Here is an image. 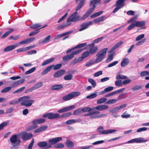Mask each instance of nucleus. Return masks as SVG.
Masks as SVG:
<instances>
[{"label":"nucleus","instance_id":"obj_36","mask_svg":"<svg viewBox=\"0 0 149 149\" xmlns=\"http://www.w3.org/2000/svg\"><path fill=\"white\" fill-rule=\"evenodd\" d=\"M81 28L79 30V31H82L88 27L87 23L86 22H84L81 24Z\"/></svg>","mask_w":149,"mask_h":149},{"label":"nucleus","instance_id":"obj_6","mask_svg":"<svg viewBox=\"0 0 149 149\" xmlns=\"http://www.w3.org/2000/svg\"><path fill=\"white\" fill-rule=\"evenodd\" d=\"M147 141V140H143V139L142 138H136L134 139H132L127 142H126L125 143H124L121 144H119L113 146L112 147H114L117 146H119L123 144H125V143H142L143 142H145Z\"/></svg>","mask_w":149,"mask_h":149},{"label":"nucleus","instance_id":"obj_63","mask_svg":"<svg viewBox=\"0 0 149 149\" xmlns=\"http://www.w3.org/2000/svg\"><path fill=\"white\" fill-rule=\"evenodd\" d=\"M41 26V25L39 24H35L31 26V28L33 29H36Z\"/></svg>","mask_w":149,"mask_h":149},{"label":"nucleus","instance_id":"obj_18","mask_svg":"<svg viewBox=\"0 0 149 149\" xmlns=\"http://www.w3.org/2000/svg\"><path fill=\"white\" fill-rule=\"evenodd\" d=\"M38 145L40 148H44L45 149H48L47 148L48 146V143L46 141L39 142L38 143Z\"/></svg>","mask_w":149,"mask_h":149},{"label":"nucleus","instance_id":"obj_25","mask_svg":"<svg viewBox=\"0 0 149 149\" xmlns=\"http://www.w3.org/2000/svg\"><path fill=\"white\" fill-rule=\"evenodd\" d=\"M83 59L82 57H77L75 58L70 63V65H73L81 61Z\"/></svg>","mask_w":149,"mask_h":149},{"label":"nucleus","instance_id":"obj_45","mask_svg":"<svg viewBox=\"0 0 149 149\" xmlns=\"http://www.w3.org/2000/svg\"><path fill=\"white\" fill-rule=\"evenodd\" d=\"M84 49H79L73 52L71 54L73 55V57H74L75 55H76L80 53Z\"/></svg>","mask_w":149,"mask_h":149},{"label":"nucleus","instance_id":"obj_1","mask_svg":"<svg viewBox=\"0 0 149 149\" xmlns=\"http://www.w3.org/2000/svg\"><path fill=\"white\" fill-rule=\"evenodd\" d=\"M77 4H78L75 9L76 11L71 14L68 18L67 22L71 23V22H74L80 20V17L79 16H77L78 14L77 11L81 9L83 6L85 0H75Z\"/></svg>","mask_w":149,"mask_h":149},{"label":"nucleus","instance_id":"obj_62","mask_svg":"<svg viewBox=\"0 0 149 149\" xmlns=\"http://www.w3.org/2000/svg\"><path fill=\"white\" fill-rule=\"evenodd\" d=\"M51 38L50 35L47 36L42 41V43H46L49 42Z\"/></svg>","mask_w":149,"mask_h":149},{"label":"nucleus","instance_id":"obj_35","mask_svg":"<svg viewBox=\"0 0 149 149\" xmlns=\"http://www.w3.org/2000/svg\"><path fill=\"white\" fill-rule=\"evenodd\" d=\"M14 31V29H10L9 31L5 32L2 36H1V38H4L7 36L10 33Z\"/></svg>","mask_w":149,"mask_h":149},{"label":"nucleus","instance_id":"obj_43","mask_svg":"<svg viewBox=\"0 0 149 149\" xmlns=\"http://www.w3.org/2000/svg\"><path fill=\"white\" fill-rule=\"evenodd\" d=\"M11 88L12 87L11 86L7 87L5 88H4L2 89L1 92L2 93L7 92L10 91Z\"/></svg>","mask_w":149,"mask_h":149},{"label":"nucleus","instance_id":"obj_5","mask_svg":"<svg viewBox=\"0 0 149 149\" xmlns=\"http://www.w3.org/2000/svg\"><path fill=\"white\" fill-rule=\"evenodd\" d=\"M116 131V130L114 129L104 130L103 127L102 126L99 127L97 129V132L99 135L109 134Z\"/></svg>","mask_w":149,"mask_h":149},{"label":"nucleus","instance_id":"obj_56","mask_svg":"<svg viewBox=\"0 0 149 149\" xmlns=\"http://www.w3.org/2000/svg\"><path fill=\"white\" fill-rule=\"evenodd\" d=\"M77 122V120L72 119L67 121L66 122V123L67 124L69 125L72 124Z\"/></svg>","mask_w":149,"mask_h":149},{"label":"nucleus","instance_id":"obj_47","mask_svg":"<svg viewBox=\"0 0 149 149\" xmlns=\"http://www.w3.org/2000/svg\"><path fill=\"white\" fill-rule=\"evenodd\" d=\"M88 81L91 84L93 88L95 87L96 84V82L93 79L90 78L88 79Z\"/></svg>","mask_w":149,"mask_h":149},{"label":"nucleus","instance_id":"obj_10","mask_svg":"<svg viewBox=\"0 0 149 149\" xmlns=\"http://www.w3.org/2000/svg\"><path fill=\"white\" fill-rule=\"evenodd\" d=\"M31 97L29 96H25L19 98L18 100L13 101L9 103L10 105H15L17 104L19 102L24 101L26 99H30Z\"/></svg>","mask_w":149,"mask_h":149},{"label":"nucleus","instance_id":"obj_9","mask_svg":"<svg viewBox=\"0 0 149 149\" xmlns=\"http://www.w3.org/2000/svg\"><path fill=\"white\" fill-rule=\"evenodd\" d=\"M99 111H95L91 112V115L90 117L91 118H100L107 116V114H102L98 115L97 114L100 113Z\"/></svg>","mask_w":149,"mask_h":149},{"label":"nucleus","instance_id":"obj_31","mask_svg":"<svg viewBox=\"0 0 149 149\" xmlns=\"http://www.w3.org/2000/svg\"><path fill=\"white\" fill-rule=\"evenodd\" d=\"M47 128V126H44L36 129L35 130L34 132L36 133L43 131L45 130Z\"/></svg>","mask_w":149,"mask_h":149},{"label":"nucleus","instance_id":"obj_34","mask_svg":"<svg viewBox=\"0 0 149 149\" xmlns=\"http://www.w3.org/2000/svg\"><path fill=\"white\" fill-rule=\"evenodd\" d=\"M136 26L138 27L142 26L145 24V21H136L134 22Z\"/></svg>","mask_w":149,"mask_h":149},{"label":"nucleus","instance_id":"obj_54","mask_svg":"<svg viewBox=\"0 0 149 149\" xmlns=\"http://www.w3.org/2000/svg\"><path fill=\"white\" fill-rule=\"evenodd\" d=\"M39 30L40 29H38L31 32V33H29V36H31L37 34L40 32Z\"/></svg>","mask_w":149,"mask_h":149},{"label":"nucleus","instance_id":"obj_41","mask_svg":"<svg viewBox=\"0 0 149 149\" xmlns=\"http://www.w3.org/2000/svg\"><path fill=\"white\" fill-rule=\"evenodd\" d=\"M72 75L71 74L66 75L64 76V79L65 80H70L72 79Z\"/></svg>","mask_w":149,"mask_h":149},{"label":"nucleus","instance_id":"obj_21","mask_svg":"<svg viewBox=\"0 0 149 149\" xmlns=\"http://www.w3.org/2000/svg\"><path fill=\"white\" fill-rule=\"evenodd\" d=\"M130 61L128 58H124L123 59L120 63V65L122 67L126 66L129 63Z\"/></svg>","mask_w":149,"mask_h":149},{"label":"nucleus","instance_id":"obj_14","mask_svg":"<svg viewBox=\"0 0 149 149\" xmlns=\"http://www.w3.org/2000/svg\"><path fill=\"white\" fill-rule=\"evenodd\" d=\"M27 99L24 101H23V102L21 103V105L26 107H30L34 102L33 100H27Z\"/></svg>","mask_w":149,"mask_h":149},{"label":"nucleus","instance_id":"obj_40","mask_svg":"<svg viewBox=\"0 0 149 149\" xmlns=\"http://www.w3.org/2000/svg\"><path fill=\"white\" fill-rule=\"evenodd\" d=\"M98 48L96 47H93L89 49V51L90 54H93L95 53L97 50Z\"/></svg>","mask_w":149,"mask_h":149},{"label":"nucleus","instance_id":"obj_57","mask_svg":"<svg viewBox=\"0 0 149 149\" xmlns=\"http://www.w3.org/2000/svg\"><path fill=\"white\" fill-rule=\"evenodd\" d=\"M82 112L90 111L91 110V108L89 107H84L81 109Z\"/></svg>","mask_w":149,"mask_h":149},{"label":"nucleus","instance_id":"obj_3","mask_svg":"<svg viewBox=\"0 0 149 149\" xmlns=\"http://www.w3.org/2000/svg\"><path fill=\"white\" fill-rule=\"evenodd\" d=\"M107 51L108 49L105 48L101 50L97 53L96 54L97 58L95 60L96 63L101 62L104 58Z\"/></svg>","mask_w":149,"mask_h":149},{"label":"nucleus","instance_id":"obj_23","mask_svg":"<svg viewBox=\"0 0 149 149\" xmlns=\"http://www.w3.org/2000/svg\"><path fill=\"white\" fill-rule=\"evenodd\" d=\"M54 66V65H52L47 67L41 72V74L44 75L47 74L51 70Z\"/></svg>","mask_w":149,"mask_h":149},{"label":"nucleus","instance_id":"obj_44","mask_svg":"<svg viewBox=\"0 0 149 149\" xmlns=\"http://www.w3.org/2000/svg\"><path fill=\"white\" fill-rule=\"evenodd\" d=\"M127 78V76L120 74H118L117 76L116 79H125Z\"/></svg>","mask_w":149,"mask_h":149},{"label":"nucleus","instance_id":"obj_27","mask_svg":"<svg viewBox=\"0 0 149 149\" xmlns=\"http://www.w3.org/2000/svg\"><path fill=\"white\" fill-rule=\"evenodd\" d=\"M25 81L24 79H20L18 81H17L13 83L11 85L12 88H14L16 87L19 84H21L23 83Z\"/></svg>","mask_w":149,"mask_h":149},{"label":"nucleus","instance_id":"obj_28","mask_svg":"<svg viewBox=\"0 0 149 149\" xmlns=\"http://www.w3.org/2000/svg\"><path fill=\"white\" fill-rule=\"evenodd\" d=\"M63 86L61 84H57L52 86L51 88L52 90H59L62 88Z\"/></svg>","mask_w":149,"mask_h":149},{"label":"nucleus","instance_id":"obj_8","mask_svg":"<svg viewBox=\"0 0 149 149\" xmlns=\"http://www.w3.org/2000/svg\"><path fill=\"white\" fill-rule=\"evenodd\" d=\"M20 138L22 137L24 141L28 140L31 139L33 136L31 133H27L26 132H22L19 133Z\"/></svg>","mask_w":149,"mask_h":149},{"label":"nucleus","instance_id":"obj_20","mask_svg":"<svg viewBox=\"0 0 149 149\" xmlns=\"http://www.w3.org/2000/svg\"><path fill=\"white\" fill-rule=\"evenodd\" d=\"M45 121V120L44 118H40L38 119H35L32 121V124L33 125L38 124L42 123Z\"/></svg>","mask_w":149,"mask_h":149},{"label":"nucleus","instance_id":"obj_32","mask_svg":"<svg viewBox=\"0 0 149 149\" xmlns=\"http://www.w3.org/2000/svg\"><path fill=\"white\" fill-rule=\"evenodd\" d=\"M126 0H118L116 3V6H122V8L125 5L124 2Z\"/></svg>","mask_w":149,"mask_h":149},{"label":"nucleus","instance_id":"obj_22","mask_svg":"<svg viewBox=\"0 0 149 149\" xmlns=\"http://www.w3.org/2000/svg\"><path fill=\"white\" fill-rule=\"evenodd\" d=\"M118 111L116 107H115L113 108L112 109L110 110L109 111V112L111 113V114L113 116L115 117H117L119 116L117 113V111Z\"/></svg>","mask_w":149,"mask_h":149},{"label":"nucleus","instance_id":"obj_59","mask_svg":"<svg viewBox=\"0 0 149 149\" xmlns=\"http://www.w3.org/2000/svg\"><path fill=\"white\" fill-rule=\"evenodd\" d=\"M104 38V37H103L98 38L94 40V42L95 43H98L101 42Z\"/></svg>","mask_w":149,"mask_h":149},{"label":"nucleus","instance_id":"obj_33","mask_svg":"<svg viewBox=\"0 0 149 149\" xmlns=\"http://www.w3.org/2000/svg\"><path fill=\"white\" fill-rule=\"evenodd\" d=\"M66 145L68 148H72L74 147V144L72 141L70 140H68L66 142Z\"/></svg>","mask_w":149,"mask_h":149},{"label":"nucleus","instance_id":"obj_24","mask_svg":"<svg viewBox=\"0 0 149 149\" xmlns=\"http://www.w3.org/2000/svg\"><path fill=\"white\" fill-rule=\"evenodd\" d=\"M73 58V55L71 54L64 56L62 58L63 61H68L69 60L72 59Z\"/></svg>","mask_w":149,"mask_h":149},{"label":"nucleus","instance_id":"obj_17","mask_svg":"<svg viewBox=\"0 0 149 149\" xmlns=\"http://www.w3.org/2000/svg\"><path fill=\"white\" fill-rule=\"evenodd\" d=\"M108 108V106L107 105H101L94 108V109H96L100 111H102L107 109Z\"/></svg>","mask_w":149,"mask_h":149},{"label":"nucleus","instance_id":"obj_61","mask_svg":"<svg viewBox=\"0 0 149 149\" xmlns=\"http://www.w3.org/2000/svg\"><path fill=\"white\" fill-rule=\"evenodd\" d=\"M64 147V145L61 143H57L54 146V147L56 148H63Z\"/></svg>","mask_w":149,"mask_h":149},{"label":"nucleus","instance_id":"obj_64","mask_svg":"<svg viewBox=\"0 0 149 149\" xmlns=\"http://www.w3.org/2000/svg\"><path fill=\"white\" fill-rule=\"evenodd\" d=\"M122 81L121 80H117L115 82V85L116 86L120 87L122 85Z\"/></svg>","mask_w":149,"mask_h":149},{"label":"nucleus","instance_id":"obj_50","mask_svg":"<svg viewBox=\"0 0 149 149\" xmlns=\"http://www.w3.org/2000/svg\"><path fill=\"white\" fill-rule=\"evenodd\" d=\"M36 68L35 67H33L26 71L25 73V74H31L34 72L36 70Z\"/></svg>","mask_w":149,"mask_h":149},{"label":"nucleus","instance_id":"obj_53","mask_svg":"<svg viewBox=\"0 0 149 149\" xmlns=\"http://www.w3.org/2000/svg\"><path fill=\"white\" fill-rule=\"evenodd\" d=\"M140 75L141 77L149 75V71H142L140 72Z\"/></svg>","mask_w":149,"mask_h":149},{"label":"nucleus","instance_id":"obj_39","mask_svg":"<svg viewBox=\"0 0 149 149\" xmlns=\"http://www.w3.org/2000/svg\"><path fill=\"white\" fill-rule=\"evenodd\" d=\"M103 12V11H100L96 13L93 14L92 15L90 16L91 18H94L98 16H99L101 15Z\"/></svg>","mask_w":149,"mask_h":149},{"label":"nucleus","instance_id":"obj_15","mask_svg":"<svg viewBox=\"0 0 149 149\" xmlns=\"http://www.w3.org/2000/svg\"><path fill=\"white\" fill-rule=\"evenodd\" d=\"M60 115L58 113H53L52 112L49 113L48 119L52 120L55 119H59Z\"/></svg>","mask_w":149,"mask_h":149},{"label":"nucleus","instance_id":"obj_51","mask_svg":"<svg viewBox=\"0 0 149 149\" xmlns=\"http://www.w3.org/2000/svg\"><path fill=\"white\" fill-rule=\"evenodd\" d=\"M97 93L91 94L90 95L86 96L87 99H92L96 97L97 96Z\"/></svg>","mask_w":149,"mask_h":149},{"label":"nucleus","instance_id":"obj_29","mask_svg":"<svg viewBox=\"0 0 149 149\" xmlns=\"http://www.w3.org/2000/svg\"><path fill=\"white\" fill-rule=\"evenodd\" d=\"M106 18L105 17L102 16L94 19L93 21L95 23H98L103 21Z\"/></svg>","mask_w":149,"mask_h":149},{"label":"nucleus","instance_id":"obj_52","mask_svg":"<svg viewBox=\"0 0 149 149\" xmlns=\"http://www.w3.org/2000/svg\"><path fill=\"white\" fill-rule=\"evenodd\" d=\"M142 87V86L141 85H137L135 86L132 88V90L133 91L138 90L140 89Z\"/></svg>","mask_w":149,"mask_h":149},{"label":"nucleus","instance_id":"obj_12","mask_svg":"<svg viewBox=\"0 0 149 149\" xmlns=\"http://www.w3.org/2000/svg\"><path fill=\"white\" fill-rule=\"evenodd\" d=\"M75 106L74 105L66 107L60 109L58 111V112L60 113L65 112L74 109L75 108Z\"/></svg>","mask_w":149,"mask_h":149},{"label":"nucleus","instance_id":"obj_60","mask_svg":"<svg viewBox=\"0 0 149 149\" xmlns=\"http://www.w3.org/2000/svg\"><path fill=\"white\" fill-rule=\"evenodd\" d=\"M27 47H23L20 49H19L17 50V52L18 53H20L21 52H24L27 51Z\"/></svg>","mask_w":149,"mask_h":149},{"label":"nucleus","instance_id":"obj_37","mask_svg":"<svg viewBox=\"0 0 149 149\" xmlns=\"http://www.w3.org/2000/svg\"><path fill=\"white\" fill-rule=\"evenodd\" d=\"M54 60V58H52L47 60L44 61L42 64V66L45 65H46L49 64V63L52 62Z\"/></svg>","mask_w":149,"mask_h":149},{"label":"nucleus","instance_id":"obj_55","mask_svg":"<svg viewBox=\"0 0 149 149\" xmlns=\"http://www.w3.org/2000/svg\"><path fill=\"white\" fill-rule=\"evenodd\" d=\"M90 54V52L88 51H86L82 54L81 57L84 59V58L88 56Z\"/></svg>","mask_w":149,"mask_h":149},{"label":"nucleus","instance_id":"obj_13","mask_svg":"<svg viewBox=\"0 0 149 149\" xmlns=\"http://www.w3.org/2000/svg\"><path fill=\"white\" fill-rule=\"evenodd\" d=\"M65 73V71L64 70H58L55 72L54 74V77L55 78L60 77L64 75Z\"/></svg>","mask_w":149,"mask_h":149},{"label":"nucleus","instance_id":"obj_19","mask_svg":"<svg viewBox=\"0 0 149 149\" xmlns=\"http://www.w3.org/2000/svg\"><path fill=\"white\" fill-rule=\"evenodd\" d=\"M101 0H92L90 2V5H92V7L91 8V9L94 10L95 8V4H98L100 3Z\"/></svg>","mask_w":149,"mask_h":149},{"label":"nucleus","instance_id":"obj_49","mask_svg":"<svg viewBox=\"0 0 149 149\" xmlns=\"http://www.w3.org/2000/svg\"><path fill=\"white\" fill-rule=\"evenodd\" d=\"M43 85V83L42 82L40 81L37 83H36L34 85V86L35 88L36 89H37L42 86Z\"/></svg>","mask_w":149,"mask_h":149},{"label":"nucleus","instance_id":"obj_48","mask_svg":"<svg viewBox=\"0 0 149 149\" xmlns=\"http://www.w3.org/2000/svg\"><path fill=\"white\" fill-rule=\"evenodd\" d=\"M9 123V121L4 122L0 124V131L2 130L4 127L8 125Z\"/></svg>","mask_w":149,"mask_h":149},{"label":"nucleus","instance_id":"obj_2","mask_svg":"<svg viewBox=\"0 0 149 149\" xmlns=\"http://www.w3.org/2000/svg\"><path fill=\"white\" fill-rule=\"evenodd\" d=\"M19 134H14L10 139L11 145L14 147L18 146L21 143Z\"/></svg>","mask_w":149,"mask_h":149},{"label":"nucleus","instance_id":"obj_26","mask_svg":"<svg viewBox=\"0 0 149 149\" xmlns=\"http://www.w3.org/2000/svg\"><path fill=\"white\" fill-rule=\"evenodd\" d=\"M71 23H68V22H64L62 24L59 25L57 29H63L66 26H67L71 24Z\"/></svg>","mask_w":149,"mask_h":149},{"label":"nucleus","instance_id":"obj_42","mask_svg":"<svg viewBox=\"0 0 149 149\" xmlns=\"http://www.w3.org/2000/svg\"><path fill=\"white\" fill-rule=\"evenodd\" d=\"M107 100L106 98H102L97 100V103L98 104H100L104 102Z\"/></svg>","mask_w":149,"mask_h":149},{"label":"nucleus","instance_id":"obj_4","mask_svg":"<svg viewBox=\"0 0 149 149\" xmlns=\"http://www.w3.org/2000/svg\"><path fill=\"white\" fill-rule=\"evenodd\" d=\"M81 93L79 92H73L69 93L68 94L63 96L62 100L64 101L70 100L74 97L80 95Z\"/></svg>","mask_w":149,"mask_h":149},{"label":"nucleus","instance_id":"obj_16","mask_svg":"<svg viewBox=\"0 0 149 149\" xmlns=\"http://www.w3.org/2000/svg\"><path fill=\"white\" fill-rule=\"evenodd\" d=\"M94 10L91 8H90L81 18L80 17V20H84L86 18L93 12Z\"/></svg>","mask_w":149,"mask_h":149},{"label":"nucleus","instance_id":"obj_11","mask_svg":"<svg viewBox=\"0 0 149 149\" xmlns=\"http://www.w3.org/2000/svg\"><path fill=\"white\" fill-rule=\"evenodd\" d=\"M19 46L18 44L8 46L5 47L3 50L4 52H6L11 51Z\"/></svg>","mask_w":149,"mask_h":149},{"label":"nucleus","instance_id":"obj_30","mask_svg":"<svg viewBox=\"0 0 149 149\" xmlns=\"http://www.w3.org/2000/svg\"><path fill=\"white\" fill-rule=\"evenodd\" d=\"M123 43L122 41H120L118 42L116 45H115L110 50V52H113L114 50L117 49L119 46L121 45Z\"/></svg>","mask_w":149,"mask_h":149},{"label":"nucleus","instance_id":"obj_7","mask_svg":"<svg viewBox=\"0 0 149 149\" xmlns=\"http://www.w3.org/2000/svg\"><path fill=\"white\" fill-rule=\"evenodd\" d=\"M62 140V138L61 137H56L49 139L48 140L49 144L47 146V148H50L52 147V145L55 144L56 143Z\"/></svg>","mask_w":149,"mask_h":149},{"label":"nucleus","instance_id":"obj_58","mask_svg":"<svg viewBox=\"0 0 149 149\" xmlns=\"http://www.w3.org/2000/svg\"><path fill=\"white\" fill-rule=\"evenodd\" d=\"M82 111L81 109H78L75 110L73 113L74 115H79L81 113Z\"/></svg>","mask_w":149,"mask_h":149},{"label":"nucleus","instance_id":"obj_46","mask_svg":"<svg viewBox=\"0 0 149 149\" xmlns=\"http://www.w3.org/2000/svg\"><path fill=\"white\" fill-rule=\"evenodd\" d=\"M117 101L116 99H112L107 101L106 103L107 104H111L116 103Z\"/></svg>","mask_w":149,"mask_h":149},{"label":"nucleus","instance_id":"obj_38","mask_svg":"<svg viewBox=\"0 0 149 149\" xmlns=\"http://www.w3.org/2000/svg\"><path fill=\"white\" fill-rule=\"evenodd\" d=\"M71 113L70 112H67L63 113L61 115H60L59 119L65 118L69 117L71 115Z\"/></svg>","mask_w":149,"mask_h":149}]
</instances>
